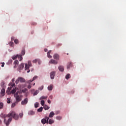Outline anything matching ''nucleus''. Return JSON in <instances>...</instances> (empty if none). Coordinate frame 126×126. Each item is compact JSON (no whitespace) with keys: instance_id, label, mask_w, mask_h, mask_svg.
Instances as JSON below:
<instances>
[{"instance_id":"a211bd4d","label":"nucleus","mask_w":126,"mask_h":126,"mask_svg":"<svg viewBox=\"0 0 126 126\" xmlns=\"http://www.w3.org/2000/svg\"><path fill=\"white\" fill-rule=\"evenodd\" d=\"M54 116H55V113H54V112L53 111L51 112L49 114V118H53Z\"/></svg>"},{"instance_id":"052dcab7","label":"nucleus","mask_w":126,"mask_h":126,"mask_svg":"<svg viewBox=\"0 0 126 126\" xmlns=\"http://www.w3.org/2000/svg\"><path fill=\"white\" fill-rule=\"evenodd\" d=\"M7 99L8 100V98H7Z\"/></svg>"},{"instance_id":"39448f33","label":"nucleus","mask_w":126,"mask_h":126,"mask_svg":"<svg viewBox=\"0 0 126 126\" xmlns=\"http://www.w3.org/2000/svg\"><path fill=\"white\" fill-rule=\"evenodd\" d=\"M27 103H28V98H26L24 99V100L21 101V105H26Z\"/></svg>"},{"instance_id":"c9c22d12","label":"nucleus","mask_w":126,"mask_h":126,"mask_svg":"<svg viewBox=\"0 0 126 126\" xmlns=\"http://www.w3.org/2000/svg\"><path fill=\"white\" fill-rule=\"evenodd\" d=\"M43 89H44V86H42L38 88V90L40 91L43 90Z\"/></svg>"},{"instance_id":"dca6fc26","label":"nucleus","mask_w":126,"mask_h":126,"mask_svg":"<svg viewBox=\"0 0 126 126\" xmlns=\"http://www.w3.org/2000/svg\"><path fill=\"white\" fill-rule=\"evenodd\" d=\"M60 71H63V70H64V68L63 67V66H59L58 67Z\"/></svg>"},{"instance_id":"58836bf2","label":"nucleus","mask_w":126,"mask_h":126,"mask_svg":"<svg viewBox=\"0 0 126 126\" xmlns=\"http://www.w3.org/2000/svg\"><path fill=\"white\" fill-rule=\"evenodd\" d=\"M56 119H57V120H62V117H61V116H57V117H56Z\"/></svg>"},{"instance_id":"ddd939ff","label":"nucleus","mask_w":126,"mask_h":126,"mask_svg":"<svg viewBox=\"0 0 126 126\" xmlns=\"http://www.w3.org/2000/svg\"><path fill=\"white\" fill-rule=\"evenodd\" d=\"M50 63H53V64H57L58 63V62L56 61V60H54L52 59L50 62Z\"/></svg>"},{"instance_id":"412c9836","label":"nucleus","mask_w":126,"mask_h":126,"mask_svg":"<svg viewBox=\"0 0 126 126\" xmlns=\"http://www.w3.org/2000/svg\"><path fill=\"white\" fill-rule=\"evenodd\" d=\"M48 90L50 91L53 90V85H50L48 87Z\"/></svg>"},{"instance_id":"6ab92c4d","label":"nucleus","mask_w":126,"mask_h":126,"mask_svg":"<svg viewBox=\"0 0 126 126\" xmlns=\"http://www.w3.org/2000/svg\"><path fill=\"white\" fill-rule=\"evenodd\" d=\"M16 90H17V88H15L14 89H13L11 92V93L12 94H14V93H15V92H16Z\"/></svg>"},{"instance_id":"5fc2aeb1","label":"nucleus","mask_w":126,"mask_h":126,"mask_svg":"<svg viewBox=\"0 0 126 126\" xmlns=\"http://www.w3.org/2000/svg\"><path fill=\"white\" fill-rule=\"evenodd\" d=\"M14 81H15V79H14V78H13V79H12V82H14Z\"/></svg>"},{"instance_id":"1a4fd4ad","label":"nucleus","mask_w":126,"mask_h":126,"mask_svg":"<svg viewBox=\"0 0 126 126\" xmlns=\"http://www.w3.org/2000/svg\"><path fill=\"white\" fill-rule=\"evenodd\" d=\"M56 75V72L53 71L50 73V77L51 79H54L55 78V76Z\"/></svg>"},{"instance_id":"b1692460","label":"nucleus","mask_w":126,"mask_h":126,"mask_svg":"<svg viewBox=\"0 0 126 126\" xmlns=\"http://www.w3.org/2000/svg\"><path fill=\"white\" fill-rule=\"evenodd\" d=\"M48 124H49V125H52V124H54V120L52 119L49 120Z\"/></svg>"},{"instance_id":"20e7f679","label":"nucleus","mask_w":126,"mask_h":126,"mask_svg":"<svg viewBox=\"0 0 126 126\" xmlns=\"http://www.w3.org/2000/svg\"><path fill=\"white\" fill-rule=\"evenodd\" d=\"M21 97H22V95H17V96H15L16 100V102L18 103V102H20V101H21V100H22V99L21 98Z\"/></svg>"},{"instance_id":"f8f14e48","label":"nucleus","mask_w":126,"mask_h":126,"mask_svg":"<svg viewBox=\"0 0 126 126\" xmlns=\"http://www.w3.org/2000/svg\"><path fill=\"white\" fill-rule=\"evenodd\" d=\"M5 94V90L4 89H2L0 92L1 96H4Z\"/></svg>"},{"instance_id":"6e6552de","label":"nucleus","mask_w":126,"mask_h":126,"mask_svg":"<svg viewBox=\"0 0 126 126\" xmlns=\"http://www.w3.org/2000/svg\"><path fill=\"white\" fill-rule=\"evenodd\" d=\"M18 68L20 70V72H21L20 70H22L23 68H24V63H22L21 64L19 65Z\"/></svg>"},{"instance_id":"a878e982","label":"nucleus","mask_w":126,"mask_h":126,"mask_svg":"<svg viewBox=\"0 0 126 126\" xmlns=\"http://www.w3.org/2000/svg\"><path fill=\"white\" fill-rule=\"evenodd\" d=\"M1 109H3V103L0 102V110H1Z\"/></svg>"},{"instance_id":"c03bdc74","label":"nucleus","mask_w":126,"mask_h":126,"mask_svg":"<svg viewBox=\"0 0 126 126\" xmlns=\"http://www.w3.org/2000/svg\"><path fill=\"white\" fill-rule=\"evenodd\" d=\"M3 85H4V82H2L1 83V87H3Z\"/></svg>"},{"instance_id":"3c124183","label":"nucleus","mask_w":126,"mask_h":126,"mask_svg":"<svg viewBox=\"0 0 126 126\" xmlns=\"http://www.w3.org/2000/svg\"><path fill=\"white\" fill-rule=\"evenodd\" d=\"M11 86H12V87H13L15 86V83L12 84L11 85Z\"/></svg>"},{"instance_id":"72a5a7b5","label":"nucleus","mask_w":126,"mask_h":126,"mask_svg":"<svg viewBox=\"0 0 126 126\" xmlns=\"http://www.w3.org/2000/svg\"><path fill=\"white\" fill-rule=\"evenodd\" d=\"M37 78H38V76H34L33 78H32V80L34 81V80H36V79H37Z\"/></svg>"},{"instance_id":"cd10ccee","label":"nucleus","mask_w":126,"mask_h":126,"mask_svg":"<svg viewBox=\"0 0 126 126\" xmlns=\"http://www.w3.org/2000/svg\"><path fill=\"white\" fill-rule=\"evenodd\" d=\"M47 98H48V96H42L40 98V100H42L44 99H47Z\"/></svg>"},{"instance_id":"603ef678","label":"nucleus","mask_w":126,"mask_h":126,"mask_svg":"<svg viewBox=\"0 0 126 126\" xmlns=\"http://www.w3.org/2000/svg\"><path fill=\"white\" fill-rule=\"evenodd\" d=\"M44 52H48V49L46 48L44 49Z\"/></svg>"},{"instance_id":"864d4df0","label":"nucleus","mask_w":126,"mask_h":126,"mask_svg":"<svg viewBox=\"0 0 126 126\" xmlns=\"http://www.w3.org/2000/svg\"><path fill=\"white\" fill-rule=\"evenodd\" d=\"M7 103L8 104H10V101L9 100H7Z\"/></svg>"},{"instance_id":"7c9ffc66","label":"nucleus","mask_w":126,"mask_h":126,"mask_svg":"<svg viewBox=\"0 0 126 126\" xmlns=\"http://www.w3.org/2000/svg\"><path fill=\"white\" fill-rule=\"evenodd\" d=\"M39 93V91L36 90L33 94V96H36Z\"/></svg>"},{"instance_id":"4468645a","label":"nucleus","mask_w":126,"mask_h":126,"mask_svg":"<svg viewBox=\"0 0 126 126\" xmlns=\"http://www.w3.org/2000/svg\"><path fill=\"white\" fill-rule=\"evenodd\" d=\"M51 53H52V50H49L47 53V57L49 59H52V56L50 55Z\"/></svg>"},{"instance_id":"4be33fe9","label":"nucleus","mask_w":126,"mask_h":126,"mask_svg":"<svg viewBox=\"0 0 126 126\" xmlns=\"http://www.w3.org/2000/svg\"><path fill=\"white\" fill-rule=\"evenodd\" d=\"M43 108L44 109V110H49L50 109V107H49L48 105H45L44 106H43Z\"/></svg>"},{"instance_id":"f3484780","label":"nucleus","mask_w":126,"mask_h":126,"mask_svg":"<svg viewBox=\"0 0 126 126\" xmlns=\"http://www.w3.org/2000/svg\"><path fill=\"white\" fill-rule=\"evenodd\" d=\"M28 114L30 116H33V115H35V112L32 110H31V111H29Z\"/></svg>"},{"instance_id":"9b49d317","label":"nucleus","mask_w":126,"mask_h":126,"mask_svg":"<svg viewBox=\"0 0 126 126\" xmlns=\"http://www.w3.org/2000/svg\"><path fill=\"white\" fill-rule=\"evenodd\" d=\"M53 58L55 60H60V55L58 54H55L54 55Z\"/></svg>"},{"instance_id":"79ce46f5","label":"nucleus","mask_w":126,"mask_h":126,"mask_svg":"<svg viewBox=\"0 0 126 126\" xmlns=\"http://www.w3.org/2000/svg\"><path fill=\"white\" fill-rule=\"evenodd\" d=\"M19 93V92L17 91L16 92V93L14 94V96H19V95H18Z\"/></svg>"},{"instance_id":"f257e3e1","label":"nucleus","mask_w":126,"mask_h":126,"mask_svg":"<svg viewBox=\"0 0 126 126\" xmlns=\"http://www.w3.org/2000/svg\"><path fill=\"white\" fill-rule=\"evenodd\" d=\"M3 118H4V124L6 125V126H9V124L12 121V118L14 120H18L19 119V115L16 114L14 111H11L8 114H4L3 115Z\"/></svg>"},{"instance_id":"6e6d98bb","label":"nucleus","mask_w":126,"mask_h":126,"mask_svg":"<svg viewBox=\"0 0 126 126\" xmlns=\"http://www.w3.org/2000/svg\"><path fill=\"white\" fill-rule=\"evenodd\" d=\"M32 24L33 25H36V24L35 23H32Z\"/></svg>"},{"instance_id":"7ed1b4c3","label":"nucleus","mask_w":126,"mask_h":126,"mask_svg":"<svg viewBox=\"0 0 126 126\" xmlns=\"http://www.w3.org/2000/svg\"><path fill=\"white\" fill-rule=\"evenodd\" d=\"M49 123V117H45V118H43L41 120V123L43 125H45V124H48Z\"/></svg>"},{"instance_id":"2eb2a0df","label":"nucleus","mask_w":126,"mask_h":126,"mask_svg":"<svg viewBox=\"0 0 126 126\" xmlns=\"http://www.w3.org/2000/svg\"><path fill=\"white\" fill-rule=\"evenodd\" d=\"M18 63H19V62H18V60H16L14 61V64H15L14 66V68H15V67H17Z\"/></svg>"},{"instance_id":"f03ea898","label":"nucleus","mask_w":126,"mask_h":126,"mask_svg":"<svg viewBox=\"0 0 126 126\" xmlns=\"http://www.w3.org/2000/svg\"><path fill=\"white\" fill-rule=\"evenodd\" d=\"M18 58V59H19V61L20 62H21V61H22V60H23V58H22V55H17L16 56H13L12 57V60H16V59Z\"/></svg>"},{"instance_id":"bf43d9fd","label":"nucleus","mask_w":126,"mask_h":126,"mask_svg":"<svg viewBox=\"0 0 126 126\" xmlns=\"http://www.w3.org/2000/svg\"><path fill=\"white\" fill-rule=\"evenodd\" d=\"M67 55H68V53H67Z\"/></svg>"},{"instance_id":"4d7b16f0","label":"nucleus","mask_w":126,"mask_h":126,"mask_svg":"<svg viewBox=\"0 0 126 126\" xmlns=\"http://www.w3.org/2000/svg\"><path fill=\"white\" fill-rule=\"evenodd\" d=\"M52 96H50V98H52Z\"/></svg>"},{"instance_id":"f704fd0d","label":"nucleus","mask_w":126,"mask_h":126,"mask_svg":"<svg viewBox=\"0 0 126 126\" xmlns=\"http://www.w3.org/2000/svg\"><path fill=\"white\" fill-rule=\"evenodd\" d=\"M27 91V89H24L22 90V92H23V93H26V92Z\"/></svg>"},{"instance_id":"a19ab883","label":"nucleus","mask_w":126,"mask_h":126,"mask_svg":"<svg viewBox=\"0 0 126 126\" xmlns=\"http://www.w3.org/2000/svg\"><path fill=\"white\" fill-rule=\"evenodd\" d=\"M19 116H20V118H22V117H23V112L20 113Z\"/></svg>"},{"instance_id":"9d476101","label":"nucleus","mask_w":126,"mask_h":126,"mask_svg":"<svg viewBox=\"0 0 126 126\" xmlns=\"http://www.w3.org/2000/svg\"><path fill=\"white\" fill-rule=\"evenodd\" d=\"M18 80L19 81V82H21V83H23V82H25V81H26L25 80V79H24V78L23 77H18Z\"/></svg>"},{"instance_id":"aec40b11","label":"nucleus","mask_w":126,"mask_h":126,"mask_svg":"<svg viewBox=\"0 0 126 126\" xmlns=\"http://www.w3.org/2000/svg\"><path fill=\"white\" fill-rule=\"evenodd\" d=\"M72 65V64H71V63H69L67 66V69H69V68H70V67H71Z\"/></svg>"},{"instance_id":"bb28decb","label":"nucleus","mask_w":126,"mask_h":126,"mask_svg":"<svg viewBox=\"0 0 126 126\" xmlns=\"http://www.w3.org/2000/svg\"><path fill=\"white\" fill-rule=\"evenodd\" d=\"M17 103H18V102H16V101L15 102L13 103L11 105V107L14 108V107H15L16 104H17Z\"/></svg>"},{"instance_id":"c756f323","label":"nucleus","mask_w":126,"mask_h":126,"mask_svg":"<svg viewBox=\"0 0 126 126\" xmlns=\"http://www.w3.org/2000/svg\"><path fill=\"white\" fill-rule=\"evenodd\" d=\"M15 44H18V43H19V41H18V39H15L13 40Z\"/></svg>"},{"instance_id":"09e8293b","label":"nucleus","mask_w":126,"mask_h":126,"mask_svg":"<svg viewBox=\"0 0 126 126\" xmlns=\"http://www.w3.org/2000/svg\"><path fill=\"white\" fill-rule=\"evenodd\" d=\"M32 86L31 85H30V84L28 86V88H29V89H30L31 88Z\"/></svg>"},{"instance_id":"8fccbe9b","label":"nucleus","mask_w":126,"mask_h":126,"mask_svg":"<svg viewBox=\"0 0 126 126\" xmlns=\"http://www.w3.org/2000/svg\"><path fill=\"white\" fill-rule=\"evenodd\" d=\"M19 81V80H18H18H16V82H15L16 84H18Z\"/></svg>"},{"instance_id":"ea45409f","label":"nucleus","mask_w":126,"mask_h":126,"mask_svg":"<svg viewBox=\"0 0 126 126\" xmlns=\"http://www.w3.org/2000/svg\"><path fill=\"white\" fill-rule=\"evenodd\" d=\"M38 62V59H35L34 60H33L32 63H36Z\"/></svg>"},{"instance_id":"5701e85b","label":"nucleus","mask_w":126,"mask_h":126,"mask_svg":"<svg viewBox=\"0 0 126 126\" xmlns=\"http://www.w3.org/2000/svg\"><path fill=\"white\" fill-rule=\"evenodd\" d=\"M24 55H25V49H23L22 50V52H21V56L22 57L23 56H24Z\"/></svg>"},{"instance_id":"a18cd8bd","label":"nucleus","mask_w":126,"mask_h":126,"mask_svg":"<svg viewBox=\"0 0 126 126\" xmlns=\"http://www.w3.org/2000/svg\"><path fill=\"white\" fill-rule=\"evenodd\" d=\"M37 62L38 64H41V61H40V60L38 59Z\"/></svg>"},{"instance_id":"49530a36","label":"nucleus","mask_w":126,"mask_h":126,"mask_svg":"<svg viewBox=\"0 0 126 126\" xmlns=\"http://www.w3.org/2000/svg\"><path fill=\"white\" fill-rule=\"evenodd\" d=\"M2 63V65H1V67H3V66H4V63Z\"/></svg>"},{"instance_id":"0eeeda50","label":"nucleus","mask_w":126,"mask_h":126,"mask_svg":"<svg viewBox=\"0 0 126 126\" xmlns=\"http://www.w3.org/2000/svg\"><path fill=\"white\" fill-rule=\"evenodd\" d=\"M14 39H15V37H14V36H12L11 38V42H10V43H9V45L10 46H11V47H13V46H14V43L13 42Z\"/></svg>"},{"instance_id":"13d9d810","label":"nucleus","mask_w":126,"mask_h":126,"mask_svg":"<svg viewBox=\"0 0 126 126\" xmlns=\"http://www.w3.org/2000/svg\"><path fill=\"white\" fill-rule=\"evenodd\" d=\"M35 85V83L33 84V86Z\"/></svg>"},{"instance_id":"2f4dec72","label":"nucleus","mask_w":126,"mask_h":126,"mask_svg":"<svg viewBox=\"0 0 126 126\" xmlns=\"http://www.w3.org/2000/svg\"><path fill=\"white\" fill-rule=\"evenodd\" d=\"M27 64L29 66H32V64L31 63V61H28Z\"/></svg>"},{"instance_id":"c85d7f7f","label":"nucleus","mask_w":126,"mask_h":126,"mask_svg":"<svg viewBox=\"0 0 126 126\" xmlns=\"http://www.w3.org/2000/svg\"><path fill=\"white\" fill-rule=\"evenodd\" d=\"M70 78V74H67L65 76L66 79H69Z\"/></svg>"},{"instance_id":"e433bc0d","label":"nucleus","mask_w":126,"mask_h":126,"mask_svg":"<svg viewBox=\"0 0 126 126\" xmlns=\"http://www.w3.org/2000/svg\"><path fill=\"white\" fill-rule=\"evenodd\" d=\"M40 104L42 106H43L44 105V104H45V101L44 100H41L40 102Z\"/></svg>"},{"instance_id":"4c0bfd02","label":"nucleus","mask_w":126,"mask_h":126,"mask_svg":"<svg viewBox=\"0 0 126 126\" xmlns=\"http://www.w3.org/2000/svg\"><path fill=\"white\" fill-rule=\"evenodd\" d=\"M35 108H38L39 107V104L38 103H36L34 104Z\"/></svg>"},{"instance_id":"473e14b6","label":"nucleus","mask_w":126,"mask_h":126,"mask_svg":"<svg viewBox=\"0 0 126 126\" xmlns=\"http://www.w3.org/2000/svg\"><path fill=\"white\" fill-rule=\"evenodd\" d=\"M10 90H11V88H8V91H6V93L9 94V91H10Z\"/></svg>"},{"instance_id":"423d86ee","label":"nucleus","mask_w":126,"mask_h":126,"mask_svg":"<svg viewBox=\"0 0 126 126\" xmlns=\"http://www.w3.org/2000/svg\"><path fill=\"white\" fill-rule=\"evenodd\" d=\"M29 67H30V66L28 65V64L26 63L25 69V70H28L27 71L28 73H29V72H30V69H29Z\"/></svg>"},{"instance_id":"393cba45","label":"nucleus","mask_w":126,"mask_h":126,"mask_svg":"<svg viewBox=\"0 0 126 126\" xmlns=\"http://www.w3.org/2000/svg\"><path fill=\"white\" fill-rule=\"evenodd\" d=\"M42 111H43V107H41L40 108L37 109V112H38V113H40Z\"/></svg>"},{"instance_id":"de8ad7c7","label":"nucleus","mask_w":126,"mask_h":126,"mask_svg":"<svg viewBox=\"0 0 126 126\" xmlns=\"http://www.w3.org/2000/svg\"><path fill=\"white\" fill-rule=\"evenodd\" d=\"M47 102H48V104H51V100H50V99H48V100H47Z\"/></svg>"},{"instance_id":"37998d69","label":"nucleus","mask_w":126,"mask_h":126,"mask_svg":"<svg viewBox=\"0 0 126 126\" xmlns=\"http://www.w3.org/2000/svg\"><path fill=\"white\" fill-rule=\"evenodd\" d=\"M32 81H34L33 80H30L27 81V83H31Z\"/></svg>"}]
</instances>
